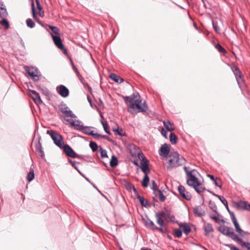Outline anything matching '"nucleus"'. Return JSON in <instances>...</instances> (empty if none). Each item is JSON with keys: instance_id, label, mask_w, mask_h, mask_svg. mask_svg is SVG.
Returning a JSON list of instances; mask_svg holds the SVG:
<instances>
[{"instance_id": "1", "label": "nucleus", "mask_w": 250, "mask_h": 250, "mask_svg": "<svg viewBox=\"0 0 250 250\" xmlns=\"http://www.w3.org/2000/svg\"><path fill=\"white\" fill-rule=\"evenodd\" d=\"M142 101L139 99H137L133 104L128 105L127 111L131 114H133L134 112L136 113L146 112L147 110V106L145 102L141 104Z\"/></svg>"}, {"instance_id": "2", "label": "nucleus", "mask_w": 250, "mask_h": 250, "mask_svg": "<svg viewBox=\"0 0 250 250\" xmlns=\"http://www.w3.org/2000/svg\"><path fill=\"white\" fill-rule=\"evenodd\" d=\"M46 133L51 136L54 143L57 146L60 148H62L64 144L62 137L61 135L52 130H47Z\"/></svg>"}, {"instance_id": "3", "label": "nucleus", "mask_w": 250, "mask_h": 250, "mask_svg": "<svg viewBox=\"0 0 250 250\" xmlns=\"http://www.w3.org/2000/svg\"><path fill=\"white\" fill-rule=\"evenodd\" d=\"M24 68L26 72L31 77L33 81L37 82L39 80L41 75L37 68L25 66Z\"/></svg>"}, {"instance_id": "4", "label": "nucleus", "mask_w": 250, "mask_h": 250, "mask_svg": "<svg viewBox=\"0 0 250 250\" xmlns=\"http://www.w3.org/2000/svg\"><path fill=\"white\" fill-rule=\"evenodd\" d=\"M164 220L167 222H174L175 216L171 213V211L168 208H165L163 210L157 212Z\"/></svg>"}, {"instance_id": "5", "label": "nucleus", "mask_w": 250, "mask_h": 250, "mask_svg": "<svg viewBox=\"0 0 250 250\" xmlns=\"http://www.w3.org/2000/svg\"><path fill=\"white\" fill-rule=\"evenodd\" d=\"M188 176L189 178L187 179V184L190 187H195V185L201 186V183L199 181L198 178L196 177L195 173L188 172Z\"/></svg>"}, {"instance_id": "6", "label": "nucleus", "mask_w": 250, "mask_h": 250, "mask_svg": "<svg viewBox=\"0 0 250 250\" xmlns=\"http://www.w3.org/2000/svg\"><path fill=\"white\" fill-rule=\"evenodd\" d=\"M62 148L63 149V152L67 157L72 158H79V155H77L68 145H64Z\"/></svg>"}, {"instance_id": "7", "label": "nucleus", "mask_w": 250, "mask_h": 250, "mask_svg": "<svg viewBox=\"0 0 250 250\" xmlns=\"http://www.w3.org/2000/svg\"><path fill=\"white\" fill-rule=\"evenodd\" d=\"M51 36H52V39H53V42H54L55 44L56 45V46L58 48L61 49L64 54H66L67 50L64 47V46L62 43V42L60 37H59L58 36L53 35L52 34H51Z\"/></svg>"}, {"instance_id": "8", "label": "nucleus", "mask_w": 250, "mask_h": 250, "mask_svg": "<svg viewBox=\"0 0 250 250\" xmlns=\"http://www.w3.org/2000/svg\"><path fill=\"white\" fill-rule=\"evenodd\" d=\"M141 158H142L141 170L145 173V175H147L150 172V169L148 167V161L143 154H141Z\"/></svg>"}, {"instance_id": "9", "label": "nucleus", "mask_w": 250, "mask_h": 250, "mask_svg": "<svg viewBox=\"0 0 250 250\" xmlns=\"http://www.w3.org/2000/svg\"><path fill=\"white\" fill-rule=\"evenodd\" d=\"M178 190L180 195L185 199L190 200L191 198V195L186 190L185 187L182 185L179 186Z\"/></svg>"}, {"instance_id": "10", "label": "nucleus", "mask_w": 250, "mask_h": 250, "mask_svg": "<svg viewBox=\"0 0 250 250\" xmlns=\"http://www.w3.org/2000/svg\"><path fill=\"white\" fill-rule=\"evenodd\" d=\"M57 92L63 98L67 97L69 95L68 89L63 85H60L56 88Z\"/></svg>"}, {"instance_id": "11", "label": "nucleus", "mask_w": 250, "mask_h": 250, "mask_svg": "<svg viewBox=\"0 0 250 250\" xmlns=\"http://www.w3.org/2000/svg\"><path fill=\"white\" fill-rule=\"evenodd\" d=\"M169 158L172 159L177 163H184L186 160L184 158H179V155L176 151L171 152L168 156Z\"/></svg>"}, {"instance_id": "12", "label": "nucleus", "mask_w": 250, "mask_h": 250, "mask_svg": "<svg viewBox=\"0 0 250 250\" xmlns=\"http://www.w3.org/2000/svg\"><path fill=\"white\" fill-rule=\"evenodd\" d=\"M137 95L135 94H133L129 96H124L123 99L125 104L127 105V108H128V105H130L136 101Z\"/></svg>"}, {"instance_id": "13", "label": "nucleus", "mask_w": 250, "mask_h": 250, "mask_svg": "<svg viewBox=\"0 0 250 250\" xmlns=\"http://www.w3.org/2000/svg\"><path fill=\"white\" fill-rule=\"evenodd\" d=\"M29 93L34 102L36 104H40L42 103V101L41 99L40 96L37 92L33 90H30Z\"/></svg>"}, {"instance_id": "14", "label": "nucleus", "mask_w": 250, "mask_h": 250, "mask_svg": "<svg viewBox=\"0 0 250 250\" xmlns=\"http://www.w3.org/2000/svg\"><path fill=\"white\" fill-rule=\"evenodd\" d=\"M227 236L230 238L233 241L237 242L238 243L241 244L242 247L243 243H245L242 240V239L238 237L237 235L234 232L232 228V229L229 232V235Z\"/></svg>"}, {"instance_id": "15", "label": "nucleus", "mask_w": 250, "mask_h": 250, "mask_svg": "<svg viewBox=\"0 0 250 250\" xmlns=\"http://www.w3.org/2000/svg\"><path fill=\"white\" fill-rule=\"evenodd\" d=\"M236 206L239 209L250 210V204L246 201H239L236 204Z\"/></svg>"}, {"instance_id": "16", "label": "nucleus", "mask_w": 250, "mask_h": 250, "mask_svg": "<svg viewBox=\"0 0 250 250\" xmlns=\"http://www.w3.org/2000/svg\"><path fill=\"white\" fill-rule=\"evenodd\" d=\"M170 149L167 144L162 145L160 149L159 154L162 157H167L169 154Z\"/></svg>"}, {"instance_id": "17", "label": "nucleus", "mask_w": 250, "mask_h": 250, "mask_svg": "<svg viewBox=\"0 0 250 250\" xmlns=\"http://www.w3.org/2000/svg\"><path fill=\"white\" fill-rule=\"evenodd\" d=\"M193 212L199 217L205 216L206 214L205 211L200 206H196L193 209Z\"/></svg>"}, {"instance_id": "18", "label": "nucleus", "mask_w": 250, "mask_h": 250, "mask_svg": "<svg viewBox=\"0 0 250 250\" xmlns=\"http://www.w3.org/2000/svg\"><path fill=\"white\" fill-rule=\"evenodd\" d=\"M168 162L169 163L167 166V168L168 170H171L174 167H177L183 165L182 163H177V162H175L173 159L170 158H169Z\"/></svg>"}, {"instance_id": "19", "label": "nucleus", "mask_w": 250, "mask_h": 250, "mask_svg": "<svg viewBox=\"0 0 250 250\" xmlns=\"http://www.w3.org/2000/svg\"><path fill=\"white\" fill-rule=\"evenodd\" d=\"M124 186L126 190H127L129 192H131L132 190H133L135 194L137 193V191L136 190L134 186L130 182L125 181V182Z\"/></svg>"}, {"instance_id": "20", "label": "nucleus", "mask_w": 250, "mask_h": 250, "mask_svg": "<svg viewBox=\"0 0 250 250\" xmlns=\"http://www.w3.org/2000/svg\"><path fill=\"white\" fill-rule=\"evenodd\" d=\"M217 229L221 233L227 236L229 235V232L232 229V228L224 226L218 228Z\"/></svg>"}, {"instance_id": "21", "label": "nucleus", "mask_w": 250, "mask_h": 250, "mask_svg": "<svg viewBox=\"0 0 250 250\" xmlns=\"http://www.w3.org/2000/svg\"><path fill=\"white\" fill-rule=\"evenodd\" d=\"M109 77L112 80L119 83H121L124 81V80L123 78L114 73H111Z\"/></svg>"}, {"instance_id": "22", "label": "nucleus", "mask_w": 250, "mask_h": 250, "mask_svg": "<svg viewBox=\"0 0 250 250\" xmlns=\"http://www.w3.org/2000/svg\"><path fill=\"white\" fill-rule=\"evenodd\" d=\"M179 227H183V231L186 235H188L191 231V229L187 223H185L180 224Z\"/></svg>"}, {"instance_id": "23", "label": "nucleus", "mask_w": 250, "mask_h": 250, "mask_svg": "<svg viewBox=\"0 0 250 250\" xmlns=\"http://www.w3.org/2000/svg\"><path fill=\"white\" fill-rule=\"evenodd\" d=\"M145 225L147 228L150 229H154L156 227V225L154 224V222L149 219H147L145 221Z\"/></svg>"}, {"instance_id": "24", "label": "nucleus", "mask_w": 250, "mask_h": 250, "mask_svg": "<svg viewBox=\"0 0 250 250\" xmlns=\"http://www.w3.org/2000/svg\"><path fill=\"white\" fill-rule=\"evenodd\" d=\"M214 196L217 197L219 198L220 201L223 204V205L225 206L227 210H229V208L228 204L227 201L225 199V198L223 196L218 195L217 194H214Z\"/></svg>"}, {"instance_id": "25", "label": "nucleus", "mask_w": 250, "mask_h": 250, "mask_svg": "<svg viewBox=\"0 0 250 250\" xmlns=\"http://www.w3.org/2000/svg\"><path fill=\"white\" fill-rule=\"evenodd\" d=\"M204 230L206 235H207L209 232L213 231V229L212 225L209 223L206 224L204 226Z\"/></svg>"}, {"instance_id": "26", "label": "nucleus", "mask_w": 250, "mask_h": 250, "mask_svg": "<svg viewBox=\"0 0 250 250\" xmlns=\"http://www.w3.org/2000/svg\"><path fill=\"white\" fill-rule=\"evenodd\" d=\"M164 125L167 131H171L174 129V128L173 127V124L169 121L164 122Z\"/></svg>"}, {"instance_id": "27", "label": "nucleus", "mask_w": 250, "mask_h": 250, "mask_svg": "<svg viewBox=\"0 0 250 250\" xmlns=\"http://www.w3.org/2000/svg\"><path fill=\"white\" fill-rule=\"evenodd\" d=\"M155 217L157 218V223L161 227H163V226L164 225V221L165 220H164V219L161 216H160V215L158 213H156L155 214Z\"/></svg>"}, {"instance_id": "28", "label": "nucleus", "mask_w": 250, "mask_h": 250, "mask_svg": "<svg viewBox=\"0 0 250 250\" xmlns=\"http://www.w3.org/2000/svg\"><path fill=\"white\" fill-rule=\"evenodd\" d=\"M118 165V159L117 158L113 155L110 161V166L112 167H116Z\"/></svg>"}, {"instance_id": "29", "label": "nucleus", "mask_w": 250, "mask_h": 250, "mask_svg": "<svg viewBox=\"0 0 250 250\" xmlns=\"http://www.w3.org/2000/svg\"><path fill=\"white\" fill-rule=\"evenodd\" d=\"M169 140L171 144L174 145L176 144L177 137L174 133H171L169 136Z\"/></svg>"}, {"instance_id": "30", "label": "nucleus", "mask_w": 250, "mask_h": 250, "mask_svg": "<svg viewBox=\"0 0 250 250\" xmlns=\"http://www.w3.org/2000/svg\"><path fill=\"white\" fill-rule=\"evenodd\" d=\"M63 114H65V117H69L73 118H77L76 115L74 114L70 109H69L67 111H65L63 113Z\"/></svg>"}, {"instance_id": "31", "label": "nucleus", "mask_w": 250, "mask_h": 250, "mask_svg": "<svg viewBox=\"0 0 250 250\" xmlns=\"http://www.w3.org/2000/svg\"><path fill=\"white\" fill-rule=\"evenodd\" d=\"M59 109L63 113L65 111L68 110L69 108L65 104L62 103L59 105Z\"/></svg>"}, {"instance_id": "32", "label": "nucleus", "mask_w": 250, "mask_h": 250, "mask_svg": "<svg viewBox=\"0 0 250 250\" xmlns=\"http://www.w3.org/2000/svg\"><path fill=\"white\" fill-rule=\"evenodd\" d=\"M149 181V178L147 175H145L143 178V181L142 183V186L144 187H147L148 186V184Z\"/></svg>"}, {"instance_id": "33", "label": "nucleus", "mask_w": 250, "mask_h": 250, "mask_svg": "<svg viewBox=\"0 0 250 250\" xmlns=\"http://www.w3.org/2000/svg\"><path fill=\"white\" fill-rule=\"evenodd\" d=\"M209 207L213 212L218 214L217 206L214 202L210 201L209 202Z\"/></svg>"}, {"instance_id": "34", "label": "nucleus", "mask_w": 250, "mask_h": 250, "mask_svg": "<svg viewBox=\"0 0 250 250\" xmlns=\"http://www.w3.org/2000/svg\"><path fill=\"white\" fill-rule=\"evenodd\" d=\"M76 122L78 123L76 124L74 128L79 131H82L83 129V126L82 125H80V123L81 122L80 120H76Z\"/></svg>"}, {"instance_id": "35", "label": "nucleus", "mask_w": 250, "mask_h": 250, "mask_svg": "<svg viewBox=\"0 0 250 250\" xmlns=\"http://www.w3.org/2000/svg\"><path fill=\"white\" fill-rule=\"evenodd\" d=\"M26 23L27 26L31 28H33L35 25V22L30 18H28L26 20Z\"/></svg>"}, {"instance_id": "36", "label": "nucleus", "mask_w": 250, "mask_h": 250, "mask_svg": "<svg viewBox=\"0 0 250 250\" xmlns=\"http://www.w3.org/2000/svg\"><path fill=\"white\" fill-rule=\"evenodd\" d=\"M91 127L84 126L82 132L85 134H87L89 135H91V132H92V130L91 129Z\"/></svg>"}, {"instance_id": "37", "label": "nucleus", "mask_w": 250, "mask_h": 250, "mask_svg": "<svg viewBox=\"0 0 250 250\" xmlns=\"http://www.w3.org/2000/svg\"><path fill=\"white\" fill-rule=\"evenodd\" d=\"M89 146L93 152L96 151L98 149V147H99L95 142L92 141L89 143Z\"/></svg>"}, {"instance_id": "38", "label": "nucleus", "mask_w": 250, "mask_h": 250, "mask_svg": "<svg viewBox=\"0 0 250 250\" xmlns=\"http://www.w3.org/2000/svg\"><path fill=\"white\" fill-rule=\"evenodd\" d=\"M99 150L101 153L102 158H107V151L105 149H103L101 146H99Z\"/></svg>"}, {"instance_id": "39", "label": "nucleus", "mask_w": 250, "mask_h": 250, "mask_svg": "<svg viewBox=\"0 0 250 250\" xmlns=\"http://www.w3.org/2000/svg\"><path fill=\"white\" fill-rule=\"evenodd\" d=\"M195 187H193L195 191L199 194H200L203 191L206 190L205 187H201V186L195 185Z\"/></svg>"}, {"instance_id": "40", "label": "nucleus", "mask_w": 250, "mask_h": 250, "mask_svg": "<svg viewBox=\"0 0 250 250\" xmlns=\"http://www.w3.org/2000/svg\"><path fill=\"white\" fill-rule=\"evenodd\" d=\"M101 123L102 124L105 132L108 134H110V132L108 129V125L107 122H104L102 120L101 121Z\"/></svg>"}, {"instance_id": "41", "label": "nucleus", "mask_w": 250, "mask_h": 250, "mask_svg": "<svg viewBox=\"0 0 250 250\" xmlns=\"http://www.w3.org/2000/svg\"><path fill=\"white\" fill-rule=\"evenodd\" d=\"M35 177L34 172L33 170L30 171L27 174V179L29 182L32 181Z\"/></svg>"}, {"instance_id": "42", "label": "nucleus", "mask_w": 250, "mask_h": 250, "mask_svg": "<svg viewBox=\"0 0 250 250\" xmlns=\"http://www.w3.org/2000/svg\"><path fill=\"white\" fill-rule=\"evenodd\" d=\"M232 70L235 76V78L241 75V71L238 67H234V68H232Z\"/></svg>"}, {"instance_id": "43", "label": "nucleus", "mask_w": 250, "mask_h": 250, "mask_svg": "<svg viewBox=\"0 0 250 250\" xmlns=\"http://www.w3.org/2000/svg\"><path fill=\"white\" fill-rule=\"evenodd\" d=\"M41 139V136H39L38 137V142L35 143V147H36V151H38L40 149H42V145H41V143H40Z\"/></svg>"}, {"instance_id": "44", "label": "nucleus", "mask_w": 250, "mask_h": 250, "mask_svg": "<svg viewBox=\"0 0 250 250\" xmlns=\"http://www.w3.org/2000/svg\"><path fill=\"white\" fill-rule=\"evenodd\" d=\"M2 20H0V23L1 25L6 27V28L9 27V22L6 18H1Z\"/></svg>"}, {"instance_id": "45", "label": "nucleus", "mask_w": 250, "mask_h": 250, "mask_svg": "<svg viewBox=\"0 0 250 250\" xmlns=\"http://www.w3.org/2000/svg\"><path fill=\"white\" fill-rule=\"evenodd\" d=\"M71 65H72V69H73V71L75 72V73H76V74L77 75L78 77H79V78L81 77V75L79 71H78L77 68L75 66L73 62L71 60Z\"/></svg>"}, {"instance_id": "46", "label": "nucleus", "mask_w": 250, "mask_h": 250, "mask_svg": "<svg viewBox=\"0 0 250 250\" xmlns=\"http://www.w3.org/2000/svg\"><path fill=\"white\" fill-rule=\"evenodd\" d=\"M215 47L219 52L221 53H224L226 52L225 49L219 43H217Z\"/></svg>"}, {"instance_id": "47", "label": "nucleus", "mask_w": 250, "mask_h": 250, "mask_svg": "<svg viewBox=\"0 0 250 250\" xmlns=\"http://www.w3.org/2000/svg\"><path fill=\"white\" fill-rule=\"evenodd\" d=\"M236 80L237 81V83L239 87L241 86V85L243 83L244 81L242 77V75L236 77Z\"/></svg>"}, {"instance_id": "48", "label": "nucleus", "mask_w": 250, "mask_h": 250, "mask_svg": "<svg viewBox=\"0 0 250 250\" xmlns=\"http://www.w3.org/2000/svg\"><path fill=\"white\" fill-rule=\"evenodd\" d=\"M8 15V13L6 9L0 10V18H6Z\"/></svg>"}, {"instance_id": "49", "label": "nucleus", "mask_w": 250, "mask_h": 250, "mask_svg": "<svg viewBox=\"0 0 250 250\" xmlns=\"http://www.w3.org/2000/svg\"><path fill=\"white\" fill-rule=\"evenodd\" d=\"M49 27L54 34H59L60 30L57 27L53 26L52 25H49Z\"/></svg>"}, {"instance_id": "50", "label": "nucleus", "mask_w": 250, "mask_h": 250, "mask_svg": "<svg viewBox=\"0 0 250 250\" xmlns=\"http://www.w3.org/2000/svg\"><path fill=\"white\" fill-rule=\"evenodd\" d=\"M135 195L137 198L139 200L141 205L143 206L145 202L144 198L140 195L138 192L137 193L135 194Z\"/></svg>"}, {"instance_id": "51", "label": "nucleus", "mask_w": 250, "mask_h": 250, "mask_svg": "<svg viewBox=\"0 0 250 250\" xmlns=\"http://www.w3.org/2000/svg\"><path fill=\"white\" fill-rule=\"evenodd\" d=\"M69 162L71 164L72 166L79 173L82 174L80 170L78 169L77 167L76 166V164H79L78 162L76 161H72L71 160L69 159Z\"/></svg>"}, {"instance_id": "52", "label": "nucleus", "mask_w": 250, "mask_h": 250, "mask_svg": "<svg viewBox=\"0 0 250 250\" xmlns=\"http://www.w3.org/2000/svg\"><path fill=\"white\" fill-rule=\"evenodd\" d=\"M182 234V230L178 229H175L174 230V236L177 238H180Z\"/></svg>"}, {"instance_id": "53", "label": "nucleus", "mask_w": 250, "mask_h": 250, "mask_svg": "<svg viewBox=\"0 0 250 250\" xmlns=\"http://www.w3.org/2000/svg\"><path fill=\"white\" fill-rule=\"evenodd\" d=\"M212 25H213V29H214L215 32L217 33H220V29L219 26L218 25V24H217V23H215L214 21H212Z\"/></svg>"}, {"instance_id": "54", "label": "nucleus", "mask_w": 250, "mask_h": 250, "mask_svg": "<svg viewBox=\"0 0 250 250\" xmlns=\"http://www.w3.org/2000/svg\"><path fill=\"white\" fill-rule=\"evenodd\" d=\"M151 182H152V189L153 190L154 194H156V191H158V189H159L158 188V186L154 180L152 181ZM156 195H155V196Z\"/></svg>"}, {"instance_id": "55", "label": "nucleus", "mask_w": 250, "mask_h": 250, "mask_svg": "<svg viewBox=\"0 0 250 250\" xmlns=\"http://www.w3.org/2000/svg\"><path fill=\"white\" fill-rule=\"evenodd\" d=\"M157 191L159 193L160 200L161 202L165 201L166 198L164 195L163 194L162 192L160 189H158Z\"/></svg>"}, {"instance_id": "56", "label": "nucleus", "mask_w": 250, "mask_h": 250, "mask_svg": "<svg viewBox=\"0 0 250 250\" xmlns=\"http://www.w3.org/2000/svg\"><path fill=\"white\" fill-rule=\"evenodd\" d=\"M242 248L245 250H250V243H244L242 245Z\"/></svg>"}, {"instance_id": "57", "label": "nucleus", "mask_w": 250, "mask_h": 250, "mask_svg": "<svg viewBox=\"0 0 250 250\" xmlns=\"http://www.w3.org/2000/svg\"><path fill=\"white\" fill-rule=\"evenodd\" d=\"M31 6H32V12L33 18L35 20H37V17L35 13L34 4L33 2L32 3Z\"/></svg>"}, {"instance_id": "58", "label": "nucleus", "mask_w": 250, "mask_h": 250, "mask_svg": "<svg viewBox=\"0 0 250 250\" xmlns=\"http://www.w3.org/2000/svg\"><path fill=\"white\" fill-rule=\"evenodd\" d=\"M91 134L90 135L92 136L95 139H99L100 136H101V134L94 133L93 131H92V132H91Z\"/></svg>"}, {"instance_id": "59", "label": "nucleus", "mask_w": 250, "mask_h": 250, "mask_svg": "<svg viewBox=\"0 0 250 250\" xmlns=\"http://www.w3.org/2000/svg\"><path fill=\"white\" fill-rule=\"evenodd\" d=\"M225 246L229 248L230 250H240L235 246H232L231 244H225Z\"/></svg>"}, {"instance_id": "60", "label": "nucleus", "mask_w": 250, "mask_h": 250, "mask_svg": "<svg viewBox=\"0 0 250 250\" xmlns=\"http://www.w3.org/2000/svg\"><path fill=\"white\" fill-rule=\"evenodd\" d=\"M113 131L115 132V133H117L118 134L121 135V136H123V133H122V129H119V128H117V129H114L113 128Z\"/></svg>"}, {"instance_id": "61", "label": "nucleus", "mask_w": 250, "mask_h": 250, "mask_svg": "<svg viewBox=\"0 0 250 250\" xmlns=\"http://www.w3.org/2000/svg\"><path fill=\"white\" fill-rule=\"evenodd\" d=\"M161 134L165 138H166V139L167 138V132L163 128L162 129Z\"/></svg>"}, {"instance_id": "62", "label": "nucleus", "mask_w": 250, "mask_h": 250, "mask_svg": "<svg viewBox=\"0 0 250 250\" xmlns=\"http://www.w3.org/2000/svg\"><path fill=\"white\" fill-rule=\"evenodd\" d=\"M234 227H235L236 231L237 232H241L242 231V229L240 227L239 224H236L235 225H234Z\"/></svg>"}, {"instance_id": "63", "label": "nucleus", "mask_w": 250, "mask_h": 250, "mask_svg": "<svg viewBox=\"0 0 250 250\" xmlns=\"http://www.w3.org/2000/svg\"><path fill=\"white\" fill-rule=\"evenodd\" d=\"M214 221L217 223H219L220 222H222L223 223H225V221L223 219H220L218 217H216V218L214 220Z\"/></svg>"}, {"instance_id": "64", "label": "nucleus", "mask_w": 250, "mask_h": 250, "mask_svg": "<svg viewBox=\"0 0 250 250\" xmlns=\"http://www.w3.org/2000/svg\"><path fill=\"white\" fill-rule=\"evenodd\" d=\"M213 182L216 186L218 187H221V185L220 184V181L219 179H218V180L215 179V181H214Z\"/></svg>"}]
</instances>
